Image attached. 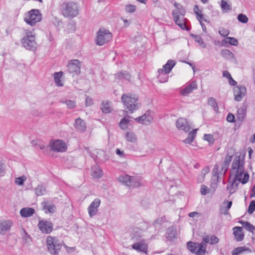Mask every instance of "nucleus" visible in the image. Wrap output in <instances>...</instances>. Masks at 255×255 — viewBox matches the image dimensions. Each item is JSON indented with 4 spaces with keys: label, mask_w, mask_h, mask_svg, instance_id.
Wrapping results in <instances>:
<instances>
[{
    "label": "nucleus",
    "mask_w": 255,
    "mask_h": 255,
    "mask_svg": "<svg viewBox=\"0 0 255 255\" xmlns=\"http://www.w3.org/2000/svg\"><path fill=\"white\" fill-rule=\"evenodd\" d=\"M239 223L242 225L243 227L250 232L254 233L255 232V226L252 225L248 221H240Z\"/></svg>",
    "instance_id": "obj_32"
},
{
    "label": "nucleus",
    "mask_w": 255,
    "mask_h": 255,
    "mask_svg": "<svg viewBox=\"0 0 255 255\" xmlns=\"http://www.w3.org/2000/svg\"><path fill=\"white\" fill-rule=\"evenodd\" d=\"M209 242L208 236L203 237L202 241L201 243H197L198 249V252L200 255H204L206 253V249L207 248V244Z\"/></svg>",
    "instance_id": "obj_21"
},
{
    "label": "nucleus",
    "mask_w": 255,
    "mask_h": 255,
    "mask_svg": "<svg viewBox=\"0 0 255 255\" xmlns=\"http://www.w3.org/2000/svg\"><path fill=\"white\" fill-rule=\"evenodd\" d=\"M63 75V72L60 71L59 72H55L54 74V79L56 85L59 87L63 86V83L61 82V78Z\"/></svg>",
    "instance_id": "obj_35"
},
{
    "label": "nucleus",
    "mask_w": 255,
    "mask_h": 255,
    "mask_svg": "<svg viewBox=\"0 0 255 255\" xmlns=\"http://www.w3.org/2000/svg\"><path fill=\"white\" fill-rule=\"evenodd\" d=\"M221 55L223 57L228 60L235 59L234 54L227 49H222L221 51Z\"/></svg>",
    "instance_id": "obj_33"
},
{
    "label": "nucleus",
    "mask_w": 255,
    "mask_h": 255,
    "mask_svg": "<svg viewBox=\"0 0 255 255\" xmlns=\"http://www.w3.org/2000/svg\"><path fill=\"white\" fill-rule=\"evenodd\" d=\"M44 209L48 211L49 213H53L55 211L56 207L54 205H47V203L43 202L42 204H43Z\"/></svg>",
    "instance_id": "obj_49"
},
{
    "label": "nucleus",
    "mask_w": 255,
    "mask_h": 255,
    "mask_svg": "<svg viewBox=\"0 0 255 255\" xmlns=\"http://www.w3.org/2000/svg\"><path fill=\"white\" fill-rule=\"evenodd\" d=\"M240 182H239L237 180L234 178L233 181L230 182V183L227 185V190H229L230 195L233 194L237 191L239 183Z\"/></svg>",
    "instance_id": "obj_22"
},
{
    "label": "nucleus",
    "mask_w": 255,
    "mask_h": 255,
    "mask_svg": "<svg viewBox=\"0 0 255 255\" xmlns=\"http://www.w3.org/2000/svg\"><path fill=\"white\" fill-rule=\"evenodd\" d=\"M125 10L128 13H133L136 10V6L133 4H128L126 5Z\"/></svg>",
    "instance_id": "obj_55"
},
{
    "label": "nucleus",
    "mask_w": 255,
    "mask_h": 255,
    "mask_svg": "<svg viewBox=\"0 0 255 255\" xmlns=\"http://www.w3.org/2000/svg\"><path fill=\"white\" fill-rule=\"evenodd\" d=\"M91 170V175L94 178L99 179L103 175V171L98 165L93 166Z\"/></svg>",
    "instance_id": "obj_23"
},
{
    "label": "nucleus",
    "mask_w": 255,
    "mask_h": 255,
    "mask_svg": "<svg viewBox=\"0 0 255 255\" xmlns=\"http://www.w3.org/2000/svg\"><path fill=\"white\" fill-rule=\"evenodd\" d=\"M221 7L222 10L226 12L231 9V5L227 3L225 0H222L221 2Z\"/></svg>",
    "instance_id": "obj_47"
},
{
    "label": "nucleus",
    "mask_w": 255,
    "mask_h": 255,
    "mask_svg": "<svg viewBox=\"0 0 255 255\" xmlns=\"http://www.w3.org/2000/svg\"><path fill=\"white\" fill-rule=\"evenodd\" d=\"M101 201L98 198H96L90 204L88 208V213L90 217L95 216L98 212V208L100 206Z\"/></svg>",
    "instance_id": "obj_10"
},
{
    "label": "nucleus",
    "mask_w": 255,
    "mask_h": 255,
    "mask_svg": "<svg viewBox=\"0 0 255 255\" xmlns=\"http://www.w3.org/2000/svg\"><path fill=\"white\" fill-rule=\"evenodd\" d=\"M177 230L175 226H171L168 228L165 233L166 239L170 241H172L174 239L176 238Z\"/></svg>",
    "instance_id": "obj_20"
},
{
    "label": "nucleus",
    "mask_w": 255,
    "mask_h": 255,
    "mask_svg": "<svg viewBox=\"0 0 255 255\" xmlns=\"http://www.w3.org/2000/svg\"><path fill=\"white\" fill-rule=\"evenodd\" d=\"M20 216L26 218L32 216V208H23L20 211Z\"/></svg>",
    "instance_id": "obj_38"
},
{
    "label": "nucleus",
    "mask_w": 255,
    "mask_h": 255,
    "mask_svg": "<svg viewBox=\"0 0 255 255\" xmlns=\"http://www.w3.org/2000/svg\"><path fill=\"white\" fill-rule=\"evenodd\" d=\"M219 182V173H213L212 177L211 180V185L215 184L217 185Z\"/></svg>",
    "instance_id": "obj_52"
},
{
    "label": "nucleus",
    "mask_w": 255,
    "mask_h": 255,
    "mask_svg": "<svg viewBox=\"0 0 255 255\" xmlns=\"http://www.w3.org/2000/svg\"><path fill=\"white\" fill-rule=\"evenodd\" d=\"M219 33L221 36L223 37H226L229 34L230 31L229 30L227 29L222 28L221 29L219 30Z\"/></svg>",
    "instance_id": "obj_60"
},
{
    "label": "nucleus",
    "mask_w": 255,
    "mask_h": 255,
    "mask_svg": "<svg viewBox=\"0 0 255 255\" xmlns=\"http://www.w3.org/2000/svg\"><path fill=\"white\" fill-rule=\"evenodd\" d=\"M204 139L208 141L210 143L213 144L215 142L213 135L211 134H205Z\"/></svg>",
    "instance_id": "obj_57"
},
{
    "label": "nucleus",
    "mask_w": 255,
    "mask_h": 255,
    "mask_svg": "<svg viewBox=\"0 0 255 255\" xmlns=\"http://www.w3.org/2000/svg\"><path fill=\"white\" fill-rule=\"evenodd\" d=\"M80 7L78 4L74 1H67L62 3L60 5L62 14L66 18H73L79 13Z\"/></svg>",
    "instance_id": "obj_2"
},
{
    "label": "nucleus",
    "mask_w": 255,
    "mask_h": 255,
    "mask_svg": "<svg viewBox=\"0 0 255 255\" xmlns=\"http://www.w3.org/2000/svg\"><path fill=\"white\" fill-rule=\"evenodd\" d=\"M49 146L50 149L55 152H65L67 149L65 142L61 139L51 140Z\"/></svg>",
    "instance_id": "obj_5"
},
{
    "label": "nucleus",
    "mask_w": 255,
    "mask_h": 255,
    "mask_svg": "<svg viewBox=\"0 0 255 255\" xmlns=\"http://www.w3.org/2000/svg\"><path fill=\"white\" fill-rule=\"evenodd\" d=\"M62 243L55 237L48 236L46 245L48 252L53 255H58L61 249Z\"/></svg>",
    "instance_id": "obj_3"
},
{
    "label": "nucleus",
    "mask_w": 255,
    "mask_h": 255,
    "mask_svg": "<svg viewBox=\"0 0 255 255\" xmlns=\"http://www.w3.org/2000/svg\"><path fill=\"white\" fill-rule=\"evenodd\" d=\"M74 127L76 131L80 132H83L86 129V123L80 118H77L75 120Z\"/></svg>",
    "instance_id": "obj_18"
},
{
    "label": "nucleus",
    "mask_w": 255,
    "mask_h": 255,
    "mask_svg": "<svg viewBox=\"0 0 255 255\" xmlns=\"http://www.w3.org/2000/svg\"><path fill=\"white\" fill-rule=\"evenodd\" d=\"M237 18H238V20L240 22L243 23H247L249 20L248 17L246 15L242 14V13L239 14L238 15Z\"/></svg>",
    "instance_id": "obj_54"
},
{
    "label": "nucleus",
    "mask_w": 255,
    "mask_h": 255,
    "mask_svg": "<svg viewBox=\"0 0 255 255\" xmlns=\"http://www.w3.org/2000/svg\"><path fill=\"white\" fill-rule=\"evenodd\" d=\"M113 35L108 29L100 28L97 33L96 43L99 46H102L112 39Z\"/></svg>",
    "instance_id": "obj_4"
},
{
    "label": "nucleus",
    "mask_w": 255,
    "mask_h": 255,
    "mask_svg": "<svg viewBox=\"0 0 255 255\" xmlns=\"http://www.w3.org/2000/svg\"><path fill=\"white\" fill-rule=\"evenodd\" d=\"M81 62L77 59L71 60L67 65V70L69 73L79 75L80 73Z\"/></svg>",
    "instance_id": "obj_6"
},
{
    "label": "nucleus",
    "mask_w": 255,
    "mask_h": 255,
    "mask_svg": "<svg viewBox=\"0 0 255 255\" xmlns=\"http://www.w3.org/2000/svg\"><path fill=\"white\" fill-rule=\"evenodd\" d=\"M244 159H241L240 156H236L232 164V168L236 171L244 170Z\"/></svg>",
    "instance_id": "obj_15"
},
{
    "label": "nucleus",
    "mask_w": 255,
    "mask_h": 255,
    "mask_svg": "<svg viewBox=\"0 0 255 255\" xmlns=\"http://www.w3.org/2000/svg\"><path fill=\"white\" fill-rule=\"evenodd\" d=\"M60 102L66 105L68 109H72L76 107V103L75 101L70 100H66L65 101H61Z\"/></svg>",
    "instance_id": "obj_43"
},
{
    "label": "nucleus",
    "mask_w": 255,
    "mask_h": 255,
    "mask_svg": "<svg viewBox=\"0 0 255 255\" xmlns=\"http://www.w3.org/2000/svg\"><path fill=\"white\" fill-rule=\"evenodd\" d=\"M42 14L37 9H33V25L42 20Z\"/></svg>",
    "instance_id": "obj_34"
},
{
    "label": "nucleus",
    "mask_w": 255,
    "mask_h": 255,
    "mask_svg": "<svg viewBox=\"0 0 255 255\" xmlns=\"http://www.w3.org/2000/svg\"><path fill=\"white\" fill-rule=\"evenodd\" d=\"M249 174L246 172L245 173V170L236 171V174L234 179L237 180L239 182H241L243 184L247 183L249 179Z\"/></svg>",
    "instance_id": "obj_12"
},
{
    "label": "nucleus",
    "mask_w": 255,
    "mask_h": 255,
    "mask_svg": "<svg viewBox=\"0 0 255 255\" xmlns=\"http://www.w3.org/2000/svg\"><path fill=\"white\" fill-rule=\"evenodd\" d=\"M244 252H252V250L246 247V246H243V247H239L235 248L231 252L232 255H241L243 254Z\"/></svg>",
    "instance_id": "obj_25"
},
{
    "label": "nucleus",
    "mask_w": 255,
    "mask_h": 255,
    "mask_svg": "<svg viewBox=\"0 0 255 255\" xmlns=\"http://www.w3.org/2000/svg\"><path fill=\"white\" fill-rule=\"evenodd\" d=\"M176 126L178 129L183 130L185 132H187L190 129V127L188 122L184 118H179L176 121Z\"/></svg>",
    "instance_id": "obj_14"
},
{
    "label": "nucleus",
    "mask_w": 255,
    "mask_h": 255,
    "mask_svg": "<svg viewBox=\"0 0 255 255\" xmlns=\"http://www.w3.org/2000/svg\"><path fill=\"white\" fill-rule=\"evenodd\" d=\"M130 186L134 187H138L141 186L140 180L135 177L131 176Z\"/></svg>",
    "instance_id": "obj_44"
},
{
    "label": "nucleus",
    "mask_w": 255,
    "mask_h": 255,
    "mask_svg": "<svg viewBox=\"0 0 255 255\" xmlns=\"http://www.w3.org/2000/svg\"><path fill=\"white\" fill-rule=\"evenodd\" d=\"M131 233L132 240L136 239V240H140L141 237L142 230L138 228H134L133 229Z\"/></svg>",
    "instance_id": "obj_37"
},
{
    "label": "nucleus",
    "mask_w": 255,
    "mask_h": 255,
    "mask_svg": "<svg viewBox=\"0 0 255 255\" xmlns=\"http://www.w3.org/2000/svg\"><path fill=\"white\" fill-rule=\"evenodd\" d=\"M255 210V200H252L249 206L248 212L250 214H253Z\"/></svg>",
    "instance_id": "obj_56"
},
{
    "label": "nucleus",
    "mask_w": 255,
    "mask_h": 255,
    "mask_svg": "<svg viewBox=\"0 0 255 255\" xmlns=\"http://www.w3.org/2000/svg\"><path fill=\"white\" fill-rule=\"evenodd\" d=\"M38 227L43 234H50L53 230V224L51 222L46 220H39Z\"/></svg>",
    "instance_id": "obj_8"
},
{
    "label": "nucleus",
    "mask_w": 255,
    "mask_h": 255,
    "mask_svg": "<svg viewBox=\"0 0 255 255\" xmlns=\"http://www.w3.org/2000/svg\"><path fill=\"white\" fill-rule=\"evenodd\" d=\"M119 181L127 186H130L131 176L127 174H123L118 178Z\"/></svg>",
    "instance_id": "obj_30"
},
{
    "label": "nucleus",
    "mask_w": 255,
    "mask_h": 255,
    "mask_svg": "<svg viewBox=\"0 0 255 255\" xmlns=\"http://www.w3.org/2000/svg\"><path fill=\"white\" fill-rule=\"evenodd\" d=\"M139 242L133 244L132 245V249L138 252L144 253L146 254L148 252V246L145 243V241L143 239H140Z\"/></svg>",
    "instance_id": "obj_11"
},
{
    "label": "nucleus",
    "mask_w": 255,
    "mask_h": 255,
    "mask_svg": "<svg viewBox=\"0 0 255 255\" xmlns=\"http://www.w3.org/2000/svg\"><path fill=\"white\" fill-rule=\"evenodd\" d=\"M12 225L13 223L11 220H1L0 222V234L4 235L10 230Z\"/></svg>",
    "instance_id": "obj_13"
},
{
    "label": "nucleus",
    "mask_w": 255,
    "mask_h": 255,
    "mask_svg": "<svg viewBox=\"0 0 255 255\" xmlns=\"http://www.w3.org/2000/svg\"><path fill=\"white\" fill-rule=\"evenodd\" d=\"M209 171H210V168H209V166H206L202 170L201 173L202 174H203V176L202 177V179L200 180H199V177L198 178V181L199 182H202V180H203L205 174L206 173H207L208 172H209Z\"/></svg>",
    "instance_id": "obj_59"
},
{
    "label": "nucleus",
    "mask_w": 255,
    "mask_h": 255,
    "mask_svg": "<svg viewBox=\"0 0 255 255\" xmlns=\"http://www.w3.org/2000/svg\"><path fill=\"white\" fill-rule=\"evenodd\" d=\"M234 99L237 102H240L247 94V89L243 85H238L234 89Z\"/></svg>",
    "instance_id": "obj_7"
},
{
    "label": "nucleus",
    "mask_w": 255,
    "mask_h": 255,
    "mask_svg": "<svg viewBox=\"0 0 255 255\" xmlns=\"http://www.w3.org/2000/svg\"><path fill=\"white\" fill-rule=\"evenodd\" d=\"M145 116V120L146 123H147V125L149 124L153 120V117L150 115V112L149 110L146 111L145 114L143 115Z\"/></svg>",
    "instance_id": "obj_50"
},
{
    "label": "nucleus",
    "mask_w": 255,
    "mask_h": 255,
    "mask_svg": "<svg viewBox=\"0 0 255 255\" xmlns=\"http://www.w3.org/2000/svg\"><path fill=\"white\" fill-rule=\"evenodd\" d=\"M24 20L27 24L32 26V9L25 14Z\"/></svg>",
    "instance_id": "obj_46"
},
{
    "label": "nucleus",
    "mask_w": 255,
    "mask_h": 255,
    "mask_svg": "<svg viewBox=\"0 0 255 255\" xmlns=\"http://www.w3.org/2000/svg\"><path fill=\"white\" fill-rule=\"evenodd\" d=\"M247 114V108L246 107H243L239 109L237 111V117L239 121L243 122Z\"/></svg>",
    "instance_id": "obj_31"
},
{
    "label": "nucleus",
    "mask_w": 255,
    "mask_h": 255,
    "mask_svg": "<svg viewBox=\"0 0 255 255\" xmlns=\"http://www.w3.org/2000/svg\"><path fill=\"white\" fill-rule=\"evenodd\" d=\"M174 5L176 9L172 10V15H174V14L176 13L177 15L184 17L186 11L183 8L182 5L176 2L174 3Z\"/></svg>",
    "instance_id": "obj_24"
},
{
    "label": "nucleus",
    "mask_w": 255,
    "mask_h": 255,
    "mask_svg": "<svg viewBox=\"0 0 255 255\" xmlns=\"http://www.w3.org/2000/svg\"><path fill=\"white\" fill-rule=\"evenodd\" d=\"M117 77L119 79H125L129 81L130 76L128 72L123 71L120 72L117 74Z\"/></svg>",
    "instance_id": "obj_45"
},
{
    "label": "nucleus",
    "mask_w": 255,
    "mask_h": 255,
    "mask_svg": "<svg viewBox=\"0 0 255 255\" xmlns=\"http://www.w3.org/2000/svg\"><path fill=\"white\" fill-rule=\"evenodd\" d=\"M176 61L173 60L169 59L167 61L166 63L163 66V70H165L167 73H170L172 68L176 65Z\"/></svg>",
    "instance_id": "obj_27"
},
{
    "label": "nucleus",
    "mask_w": 255,
    "mask_h": 255,
    "mask_svg": "<svg viewBox=\"0 0 255 255\" xmlns=\"http://www.w3.org/2000/svg\"><path fill=\"white\" fill-rule=\"evenodd\" d=\"M172 16L174 21L181 29L186 30H189L186 25L185 18L183 17L177 15L176 13Z\"/></svg>",
    "instance_id": "obj_16"
},
{
    "label": "nucleus",
    "mask_w": 255,
    "mask_h": 255,
    "mask_svg": "<svg viewBox=\"0 0 255 255\" xmlns=\"http://www.w3.org/2000/svg\"><path fill=\"white\" fill-rule=\"evenodd\" d=\"M208 104L209 106L212 107L214 111L216 112H219V107L216 99L214 98L210 97L208 99Z\"/></svg>",
    "instance_id": "obj_40"
},
{
    "label": "nucleus",
    "mask_w": 255,
    "mask_h": 255,
    "mask_svg": "<svg viewBox=\"0 0 255 255\" xmlns=\"http://www.w3.org/2000/svg\"><path fill=\"white\" fill-rule=\"evenodd\" d=\"M145 116H143V115L140 117L134 119V120L138 123L147 125V123H146L145 120Z\"/></svg>",
    "instance_id": "obj_58"
},
{
    "label": "nucleus",
    "mask_w": 255,
    "mask_h": 255,
    "mask_svg": "<svg viewBox=\"0 0 255 255\" xmlns=\"http://www.w3.org/2000/svg\"><path fill=\"white\" fill-rule=\"evenodd\" d=\"M158 73L157 78L160 83H165L168 81L169 77L168 74L169 73L166 72L162 69H159L158 70Z\"/></svg>",
    "instance_id": "obj_26"
},
{
    "label": "nucleus",
    "mask_w": 255,
    "mask_h": 255,
    "mask_svg": "<svg viewBox=\"0 0 255 255\" xmlns=\"http://www.w3.org/2000/svg\"><path fill=\"white\" fill-rule=\"evenodd\" d=\"M232 156L228 154L226 156L225 160L222 165V171H224V174L227 171L228 167L232 160Z\"/></svg>",
    "instance_id": "obj_29"
},
{
    "label": "nucleus",
    "mask_w": 255,
    "mask_h": 255,
    "mask_svg": "<svg viewBox=\"0 0 255 255\" xmlns=\"http://www.w3.org/2000/svg\"><path fill=\"white\" fill-rule=\"evenodd\" d=\"M208 239L209 242L208 243L212 245L217 244L219 241L218 238L214 235H212L211 237L208 236Z\"/></svg>",
    "instance_id": "obj_53"
},
{
    "label": "nucleus",
    "mask_w": 255,
    "mask_h": 255,
    "mask_svg": "<svg viewBox=\"0 0 255 255\" xmlns=\"http://www.w3.org/2000/svg\"><path fill=\"white\" fill-rule=\"evenodd\" d=\"M121 100L125 108L124 112L127 114L128 113L132 114L140 107L139 97L137 94H124L122 96Z\"/></svg>",
    "instance_id": "obj_1"
},
{
    "label": "nucleus",
    "mask_w": 255,
    "mask_h": 255,
    "mask_svg": "<svg viewBox=\"0 0 255 255\" xmlns=\"http://www.w3.org/2000/svg\"><path fill=\"white\" fill-rule=\"evenodd\" d=\"M209 189L207 186L205 185H201L200 192L201 194L203 195H206L208 193H209Z\"/></svg>",
    "instance_id": "obj_61"
},
{
    "label": "nucleus",
    "mask_w": 255,
    "mask_h": 255,
    "mask_svg": "<svg viewBox=\"0 0 255 255\" xmlns=\"http://www.w3.org/2000/svg\"><path fill=\"white\" fill-rule=\"evenodd\" d=\"M187 247L191 253L196 255H200V253L198 252V246L197 243L189 241L187 243Z\"/></svg>",
    "instance_id": "obj_28"
},
{
    "label": "nucleus",
    "mask_w": 255,
    "mask_h": 255,
    "mask_svg": "<svg viewBox=\"0 0 255 255\" xmlns=\"http://www.w3.org/2000/svg\"><path fill=\"white\" fill-rule=\"evenodd\" d=\"M24 180L25 178L23 177V176L15 178V182L17 185H23Z\"/></svg>",
    "instance_id": "obj_63"
},
{
    "label": "nucleus",
    "mask_w": 255,
    "mask_h": 255,
    "mask_svg": "<svg viewBox=\"0 0 255 255\" xmlns=\"http://www.w3.org/2000/svg\"><path fill=\"white\" fill-rule=\"evenodd\" d=\"M101 109L102 112L105 114H108L111 112V110L108 102L105 103L103 102Z\"/></svg>",
    "instance_id": "obj_48"
},
{
    "label": "nucleus",
    "mask_w": 255,
    "mask_h": 255,
    "mask_svg": "<svg viewBox=\"0 0 255 255\" xmlns=\"http://www.w3.org/2000/svg\"><path fill=\"white\" fill-rule=\"evenodd\" d=\"M223 42L229 43L233 46H237L239 44L238 40L236 38L232 37H227L224 40H223Z\"/></svg>",
    "instance_id": "obj_42"
},
{
    "label": "nucleus",
    "mask_w": 255,
    "mask_h": 255,
    "mask_svg": "<svg viewBox=\"0 0 255 255\" xmlns=\"http://www.w3.org/2000/svg\"><path fill=\"white\" fill-rule=\"evenodd\" d=\"M129 123V120L126 118H123L120 122V126L123 129H126L127 128V125Z\"/></svg>",
    "instance_id": "obj_51"
},
{
    "label": "nucleus",
    "mask_w": 255,
    "mask_h": 255,
    "mask_svg": "<svg viewBox=\"0 0 255 255\" xmlns=\"http://www.w3.org/2000/svg\"><path fill=\"white\" fill-rule=\"evenodd\" d=\"M233 230L235 240L237 242L242 241L244 238V233L243 232L242 227H235Z\"/></svg>",
    "instance_id": "obj_19"
},
{
    "label": "nucleus",
    "mask_w": 255,
    "mask_h": 255,
    "mask_svg": "<svg viewBox=\"0 0 255 255\" xmlns=\"http://www.w3.org/2000/svg\"><path fill=\"white\" fill-rule=\"evenodd\" d=\"M163 222L164 219L163 217L158 218L153 223V226L154 227H156L158 225H161Z\"/></svg>",
    "instance_id": "obj_62"
},
{
    "label": "nucleus",
    "mask_w": 255,
    "mask_h": 255,
    "mask_svg": "<svg viewBox=\"0 0 255 255\" xmlns=\"http://www.w3.org/2000/svg\"><path fill=\"white\" fill-rule=\"evenodd\" d=\"M25 36L21 40L22 45L27 50L32 49V31L30 30H25Z\"/></svg>",
    "instance_id": "obj_9"
},
{
    "label": "nucleus",
    "mask_w": 255,
    "mask_h": 255,
    "mask_svg": "<svg viewBox=\"0 0 255 255\" xmlns=\"http://www.w3.org/2000/svg\"><path fill=\"white\" fill-rule=\"evenodd\" d=\"M125 137L127 141L130 142H135L137 140L136 136L133 132L128 131L126 133Z\"/></svg>",
    "instance_id": "obj_39"
},
{
    "label": "nucleus",
    "mask_w": 255,
    "mask_h": 255,
    "mask_svg": "<svg viewBox=\"0 0 255 255\" xmlns=\"http://www.w3.org/2000/svg\"><path fill=\"white\" fill-rule=\"evenodd\" d=\"M194 138L193 136H192L188 134L187 137L183 140V142L185 143L191 144L193 141Z\"/></svg>",
    "instance_id": "obj_64"
},
{
    "label": "nucleus",
    "mask_w": 255,
    "mask_h": 255,
    "mask_svg": "<svg viewBox=\"0 0 255 255\" xmlns=\"http://www.w3.org/2000/svg\"><path fill=\"white\" fill-rule=\"evenodd\" d=\"M190 36L194 39L195 41L199 44V45L203 48L206 47V44L203 40L201 37L199 35L190 34Z\"/></svg>",
    "instance_id": "obj_36"
},
{
    "label": "nucleus",
    "mask_w": 255,
    "mask_h": 255,
    "mask_svg": "<svg viewBox=\"0 0 255 255\" xmlns=\"http://www.w3.org/2000/svg\"><path fill=\"white\" fill-rule=\"evenodd\" d=\"M45 193L46 188L45 186L43 184L39 185L36 188H35V193L37 196H42Z\"/></svg>",
    "instance_id": "obj_41"
},
{
    "label": "nucleus",
    "mask_w": 255,
    "mask_h": 255,
    "mask_svg": "<svg viewBox=\"0 0 255 255\" xmlns=\"http://www.w3.org/2000/svg\"><path fill=\"white\" fill-rule=\"evenodd\" d=\"M197 89V85L195 81L191 82L180 91L181 95L185 96L190 94L193 90Z\"/></svg>",
    "instance_id": "obj_17"
}]
</instances>
